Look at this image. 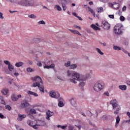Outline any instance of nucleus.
Segmentation results:
<instances>
[{
    "mask_svg": "<svg viewBox=\"0 0 130 130\" xmlns=\"http://www.w3.org/2000/svg\"><path fill=\"white\" fill-rule=\"evenodd\" d=\"M28 115L31 119H34V116H33L31 114H29Z\"/></svg>",
    "mask_w": 130,
    "mask_h": 130,
    "instance_id": "53",
    "label": "nucleus"
},
{
    "mask_svg": "<svg viewBox=\"0 0 130 130\" xmlns=\"http://www.w3.org/2000/svg\"><path fill=\"white\" fill-rule=\"evenodd\" d=\"M24 118H26V115L25 114L22 115L21 114H18V118H17V120H18V121H22V120H23Z\"/></svg>",
    "mask_w": 130,
    "mask_h": 130,
    "instance_id": "10",
    "label": "nucleus"
},
{
    "mask_svg": "<svg viewBox=\"0 0 130 130\" xmlns=\"http://www.w3.org/2000/svg\"><path fill=\"white\" fill-rule=\"evenodd\" d=\"M79 87H81V88H83V87L85 86V82H84V81H81L79 84Z\"/></svg>",
    "mask_w": 130,
    "mask_h": 130,
    "instance_id": "32",
    "label": "nucleus"
},
{
    "mask_svg": "<svg viewBox=\"0 0 130 130\" xmlns=\"http://www.w3.org/2000/svg\"><path fill=\"white\" fill-rule=\"evenodd\" d=\"M106 119H107V116L106 115H104L101 118V120H103V121L106 120Z\"/></svg>",
    "mask_w": 130,
    "mask_h": 130,
    "instance_id": "33",
    "label": "nucleus"
},
{
    "mask_svg": "<svg viewBox=\"0 0 130 130\" xmlns=\"http://www.w3.org/2000/svg\"><path fill=\"white\" fill-rule=\"evenodd\" d=\"M108 17L111 19H114V15H109Z\"/></svg>",
    "mask_w": 130,
    "mask_h": 130,
    "instance_id": "49",
    "label": "nucleus"
},
{
    "mask_svg": "<svg viewBox=\"0 0 130 130\" xmlns=\"http://www.w3.org/2000/svg\"><path fill=\"white\" fill-rule=\"evenodd\" d=\"M8 69L10 72H12V71L14 70V66L10 64L8 65Z\"/></svg>",
    "mask_w": 130,
    "mask_h": 130,
    "instance_id": "28",
    "label": "nucleus"
},
{
    "mask_svg": "<svg viewBox=\"0 0 130 130\" xmlns=\"http://www.w3.org/2000/svg\"><path fill=\"white\" fill-rule=\"evenodd\" d=\"M120 21H121V22H123V21H124L125 20V18H124V17H123V16H121L120 17Z\"/></svg>",
    "mask_w": 130,
    "mask_h": 130,
    "instance_id": "44",
    "label": "nucleus"
},
{
    "mask_svg": "<svg viewBox=\"0 0 130 130\" xmlns=\"http://www.w3.org/2000/svg\"><path fill=\"white\" fill-rule=\"evenodd\" d=\"M27 124L29 126H33L34 125V124L33 123V121H31L30 120H28L27 122Z\"/></svg>",
    "mask_w": 130,
    "mask_h": 130,
    "instance_id": "27",
    "label": "nucleus"
},
{
    "mask_svg": "<svg viewBox=\"0 0 130 130\" xmlns=\"http://www.w3.org/2000/svg\"><path fill=\"white\" fill-rule=\"evenodd\" d=\"M126 10V6H124L122 8L123 12H124V11Z\"/></svg>",
    "mask_w": 130,
    "mask_h": 130,
    "instance_id": "57",
    "label": "nucleus"
},
{
    "mask_svg": "<svg viewBox=\"0 0 130 130\" xmlns=\"http://www.w3.org/2000/svg\"><path fill=\"white\" fill-rule=\"evenodd\" d=\"M88 9L89 12H90L91 13L93 17H96V14H95V12L93 11V9H92L91 8H89V7Z\"/></svg>",
    "mask_w": 130,
    "mask_h": 130,
    "instance_id": "24",
    "label": "nucleus"
},
{
    "mask_svg": "<svg viewBox=\"0 0 130 130\" xmlns=\"http://www.w3.org/2000/svg\"><path fill=\"white\" fill-rule=\"evenodd\" d=\"M67 127H68V125H64V126H61L60 125H57V127L58 128L60 127V128H62V129H64Z\"/></svg>",
    "mask_w": 130,
    "mask_h": 130,
    "instance_id": "37",
    "label": "nucleus"
},
{
    "mask_svg": "<svg viewBox=\"0 0 130 130\" xmlns=\"http://www.w3.org/2000/svg\"><path fill=\"white\" fill-rule=\"evenodd\" d=\"M4 63H5V64H7L8 66H9L11 64L10 63V61H8V60H4Z\"/></svg>",
    "mask_w": 130,
    "mask_h": 130,
    "instance_id": "45",
    "label": "nucleus"
},
{
    "mask_svg": "<svg viewBox=\"0 0 130 130\" xmlns=\"http://www.w3.org/2000/svg\"><path fill=\"white\" fill-rule=\"evenodd\" d=\"M12 99L13 101H17L18 100V97L15 94H13L12 95Z\"/></svg>",
    "mask_w": 130,
    "mask_h": 130,
    "instance_id": "26",
    "label": "nucleus"
},
{
    "mask_svg": "<svg viewBox=\"0 0 130 130\" xmlns=\"http://www.w3.org/2000/svg\"><path fill=\"white\" fill-rule=\"evenodd\" d=\"M123 52H124V53H128L126 50L123 49L122 50Z\"/></svg>",
    "mask_w": 130,
    "mask_h": 130,
    "instance_id": "64",
    "label": "nucleus"
},
{
    "mask_svg": "<svg viewBox=\"0 0 130 130\" xmlns=\"http://www.w3.org/2000/svg\"><path fill=\"white\" fill-rule=\"evenodd\" d=\"M28 18H30V19H36L37 17L34 14H31L28 16Z\"/></svg>",
    "mask_w": 130,
    "mask_h": 130,
    "instance_id": "31",
    "label": "nucleus"
},
{
    "mask_svg": "<svg viewBox=\"0 0 130 130\" xmlns=\"http://www.w3.org/2000/svg\"><path fill=\"white\" fill-rule=\"evenodd\" d=\"M113 48L114 50H121V48L117 46H114Z\"/></svg>",
    "mask_w": 130,
    "mask_h": 130,
    "instance_id": "36",
    "label": "nucleus"
},
{
    "mask_svg": "<svg viewBox=\"0 0 130 130\" xmlns=\"http://www.w3.org/2000/svg\"><path fill=\"white\" fill-rule=\"evenodd\" d=\"M69 31H71V32L73 33V34H78V35H81V34H80V32H79L78 30L69 29Z\"/></svg>",
    "mask_w": 130,
    "mask_h": 130,
    "instance_id": "20",
    "label": "nucleus"
},
{
    "mask_svg": "<svg viewBox=\"0 0 130 130\" xmlns=\"http://www.w3.org/2000/svg\"><path fill=\"white\" fill-rule=\"evenodd\" d=\"M68 129L69 130H73V129H74V127H73V126L70 125L68 126Z\"/></svg>",
    "mask_w": 130,
    "mask_h": 130,
    "instance_id": "48",
    "label": "nucleus"
},
{
    "mask_svg": "<svg viewBox=\"0 0 130 130\" xmlns=\"http://www.w3.org/2000/svg\"><path fill=\"white\" fill-rule=\"evenodd\" d=\"M87 115L88 116H90V117H91V116L93 115V114H92L90 111H87Z\"/></svg>",
    "mask_w": 130,
    "mask_h": 130,
    "instance_id": "46",
    "label": "nucleus"
},
{
    "mask_svg": "<svg viewBox=\"0 0 130 130\" xmlns=\"http://www.w3.org/2000/svg\"><path fill=\"white\" fill-rule=\"evenodd\" d=\"M72 78L73 79H70V81L74 84H77V82L75 80H76V81H81V79H80V74L76 72H74L73 73Z\"/></svg>",
    "mask_w": 130,
    "mask_h": 130,
    "instance_id": "4",
    "label": "nucleus"
},
{
    "mask_svg": "<svg viewBox=\"0 0 130 130\" xmlns=\"http://www.w3.org/2000/svg\"><path fill=\"white\" fill-rule=\"evenodd\" d=\"M72 15H73V16H74V17H77L78 16H77V13H75V12H73L72 13Z\"/></svg>",
    "mask_w": 130,
    "mask_h": 130,
    "instance_id": "61",
    "label": "nucleus"
},
{
    "mask_svg": "<svg viewBox=\"0 0 130 130\" xmlns=\"http://www.w3.org/2000/svg\"><path fill=\"white\" fill-rule=\"evenodd\" d=\"M55 10H57V11H61V7L59 6V5H56L54 7Z\"/></svg>",
    "mask_w": 130,
    "mask_h": 130,
    "instance_id": "29",
    "label": "nucleus"
},
{
    "mask_svg": "<svg viewBox=\"0 0 130 130\" xmlns=\"http://www.w3.org/2000/svg\"><path fill=\"white\" fill-rule=\"evenodd\" d=\"M100 2H102V3H108V1L109 0H100Z\"/></svg>",
    "mask_w": 130,
    "mask_h": 130,
    "instance_id": "52",
    "label": "nucleus"
},
{
    "mask_svg": "<svg viewBox=\"0 0 130 130\" xmlns=\"http://www.w3.org/2000/svg\"><path fill=\"white\" fill-rule=\"evenodd\" d=\"M30 104L28 103V102H25L24 103H22L21 104V107L22 108H26V107H28Z\"/></svg>",
    "mask_w": 130,
    "mask_h": 130,
    "instance_id": "13",
    "label": "nucleus"
},
{
    "mask_svg": "<svg viewBox=\"0 0 130 130\" xmlns=\"http://www.w3.org/2000/svg\"><path fill=\"white\" fill-rule=\"evenodd\" d=\"M37 126H42V124L38 123V124H36V125H32V126L31 127L35 128V129H37V128H38Z\"/></svg>",
    "mask_w": 130,
    "mask_h": 130,
    "instance_id": "25",
    "label": "nucleus"
},
{
    "mask_svg": "<svg viewBox=\"0 0 130 130\" xmlns=\"http://www.w3.org/2000/svg\"><path fill=\"white\" fill-rule=\"evenodd\" d=\"M24 64V63L22 62H18L15 63V67L17 68H20V67H22Z\"/></svg>",
    "mask_w": 130,
    "mask_h": 130,
    "instance_id": "22",
    "label": "nucleus"
},
{
    "mask_svg": "<svg viewBox=\"0 0 130 130\" xmlns=\"http://www.w3.org/2000/svg\"><path fill=\"white\" fill-rule=\"evenodd\" d=\"M65 67H66L67 68H69V67L71 66V61H68L67 63H66L64 64Z\"/></svg>",
    "mask_w": 130,
    "mask_h": 130,
    "instance_id": "40",
    "label": "nucleus"
},
{
    "mask_svg": "<svg viewBox=\"0 0 130 130\" xmlns=\"http://www.w3.org/2000/svg\"><path fill=\"white\" fill-rule=\"evenodd\" d=\"M35 41H36V42L37 43H38V42H39V41H40V39H35Z\"/></svg>",
    "mask_w": 130,
    "mask_h": 130,
    "instance_id": "56",
    "label": "nucleus"
},
{
    "mask_svg": "<svg viewBox=\"0 0 130 130\" xmlns=\"http://www.w3.org/2000/svg\"><path fill=\"white\" fill-rule=\"evenodd\" d=\"M76 68H77V64H73L70 65V69H76Z\"/></svg>",
    "mask_w": 130,
    "mask_h": 130,
    "instance_id": "39",
    "label": "nucleus"
},
{
    "mask_svg": "<svg viewBox=\"0 0 130 130\" xmlns=\"http://www.w3.org/2000/svg\"><path fill=\"white\" fill-rule=\"evenodd\" d=\"M110 104H111L113 109H114V114H118L119 113V110L121 109L120 106L118 104V102L116 99L112 100L110 101Z\"/></svg>",
    "mask_w": 130,
    "mask_h": 130,
    "instance_id": "2",
    "label": "nucleus"
},
{
    "mask_svg": "<svg viewBox=\"0 0 130 130\" xmlns=\"http://www.w3.org/2000/svg\"><path fill=\"white\" fill-rule=\"evenodd\" d=\"M27 94H29V95H33L35 96V97H38V94L33 91H31L30 90H28L27 91Z\"/></svg>",
    "mask_w": 130,
    "mask_h": 130,
    "instance_id": "16",
    "label": "nucleus"
},
{
    "mask_svg": "<svg viewBox=\"0 0 130 130\" xmlns=\"http://www.w3.org/2000/svg\"><path fill=\"white\" fill-rule=\"evenodd\" d=\"M104 95H106V96H109V92H104Z\"/></svg>",
    "mask_w": 130,
    "mask_h": 130,
    "instance_id": "59",
    "label": "nucleus"
},
{
    "mask_svg": "<svg viewBox=\"0 0 130 130\" xmlns=\"http://www.w3.org/2000/svg\"><path fill=\"white\" fill-rule=\"evenodd\" d=\"M74 27L75 28H78V29H79V30H81L82 29V28H81V27L78 26V25H74Z\"/></svg>",
    "mask_w": 130,
    "mask_h": 130,
    "instance_id": "54",
    "label": "nucleus"
},
{
    "mask_svg": "<svg viewBox=\"0 0 130 130\" xmlns=\"http://www.w3.org/2000/svg\"><path fill=\"white\" fill-rule=\"evenodd\" d=\"M37 66H38V67H42V63H41V62H39L37 63Z\"/></svg>",
    "mask_w": 130,
    "mask_h": 130,
    "instance_id": "60",
    "label": "nucleus"
},
{
    "mask_svg": "<svg viewBox=\"0 0 130 130\" xmlns=\"http://www.w3.org/2000/svg\"><path fill=\"white\" fill-rule=\"evenodd\" d=\"M55 68L54 64H51L50 66L46 65L44 67V69H54Z\"/></svg>",
    "mask_w": 130,
    "mask_h": 130,
    "instance_id": "15",
    "label": "nucleus"
},
{
    "mask_svg": "<svg viewBox=\"0 0 130 130\" xmlns=\"http://www.w3.org/2000/svg\"><path fill=\"white\" fill-rule=\"evenodd\" d=\"M63 101V100L62 99V98H60L59 100H58V106L59 107H63L64 104H63V102H62Z\"/></svg>",
    "mask_w": 130,
    "mask_h": 130,
    "instance_id": "14",
    "label": "nucleus"
},
{
    "mask_svg": "<svg viewBox=\"0 0 130 130\" xmlns=\"http://www.w3.org/2000/svg\"><path fill=\"white\" fill-rule=\"evenodd\" d=\"M63 1L64 2H67V0H58V3H62Z\"/></svg>",
    "mask_w": 130,
    "mask_h": 130,
    "instance_id": "62",
    "label": "nucleus"
},
{
    "mask_svg": "<svg viewBox=\"0 0 130 130\" xmlns=\"http://www.w3.org/2000/svg\"><path fill=\"white\" fill-rule=\"evenodd\" d=\"M74 72H71V71H68L67 73H68V77H70V76H71L72 74V75H73V74H74Z\"/></svg>",
    "mask_w": 130,
    "mask_h": 130,
    "instance_id": "43",
    "label": "nucleus"
},
{
    "mask_svg": "<svg viewBox=\"0 0 130 130\" xmlns=\"http://www.w3.org/2000/svg\"><path fill=\"white\" fill-rule=\"evenodd\" d=\"M119 121H120V118H119V116H118L116 118V121L115 126L117 127L118 126V123H119Z\"/></svg>",
    "mask_w": 130,
    "mask_h": 130,
    "instance_id": "21",
    "label": "nucleus"
},
{
    "mask_svg": "<svg viewBox=\"0 0 130 130\" xmlns=\"http://www.w3.org/2000/svg\"><path fill=\"white\" fill-rule=\"evenodd\" d=\"M6 109H7V110H9V111L12 110V107L10 105H6L5 106Z\"/></svg>",
    "mask_w": 130,
    "mask_h": 130,
    "instance_id": "38",
    "label": "nucleus"
},
{
    "mask_svg": "<svg viewBox=\"0 0 130 130\" xmlns=\"http://www.w3.org/2000/svg\"><path fill=\"white\" fill-rule=\"evenodd\" d=\"M30 112L31 114H36V110L34 109H30Z\"/></svg>",
    "mask_w": 130,
    "mask_h": 130,
    "instance_id": "34",
    "label": "nucleus"
},
{
    "mask_svg": "<svg viewBox=\"0 0 130 130\" xmlns=\"http://www.w3.org/2000/svg\"><path fill=\"white\" fill-rule=\"evenodd\" d=\"M96 51H98V52H99L100 54H101V55H103V54H104V53L102 52V51H101V50L100 49L96 48Z\"/></svg>",
    "mask_w": 130,
    "mask_h": 130,
    "instance_id": "30",
    "label": "nucleus"
},
{
    "mask_svg": "<svg viewBox=\"0 0 130 130\" xmlns=\"http://www.w3.org/2000/svg\"><path fill=\"white\" fill-rule=\"evenodd\" d=\"M90 27L95 31H97V30H100V28L96 26L95 24H91Z\"/></svg>",
    "mask_w": 130,
    "mask_h": 130,
    "instance_id": "17",
    "label": "nucleus"
},
{
    "mask_svg": "<svg viewBox=\"0 0 130 130\" xmlns=\"http://www.w3.org/2000/svg\"><path fill=\"white\" fill-rule=\"evenodd\" d=\"M31 80L32 81L37 82L32 84V87H38L40 91L42 92V93H44V86L42 85L43 82H42V79H41V77L37 76L36 77H32Z\"/></svg>",
    "mask_w": 130,
    "mask_h": 130,
    "instance_id": "1",
    "label": "nucleus"
},
{
    "mask_svg": "<svg viewBox=\"0 0 130 130\" xmlns=\"http://www.w3.org/2000/svg\"><path fill=\"white\" fill-rule=\"evenodd\" d=\"M121 25L120 24H117L114 28V32L115 34L119 35L122 33V29L121 28Z\"/></svg>",
    "mask_w": 130,
    "mask_h": 130,
    "instance_id": "6",
    "label": "nucleus"
},
{
    "mask_svg": "<svg viewBox=\"0 0 130 130\" xmlns=\"http://www.w3.org/2000/svg\"><path fill=\"white\" fill-rule=\"evenodd\" d=\"M77 18L80 20V21H83V19L80 16H77Z\"/></svg>",
    "mask_w": 130,
    "mask_h": 130,
    "instance_id": "58",
    "label": "nucleus"
},
{
    "mask_svg": "<svg viewBox=\"0 0 130 130\" xmlns=\"http://www.w3.org/2000/svg\"><path fill=\"white\" fill-rule=\"evenodd\" d=\"M18 5L23 7H33L34 1H29L28 0H22L18 3Z\"/></svg>",
    "mask_w": 130,
    "mask_h": 130,
    "instance_id": "3",
    "label": "nucleus"
},
{
    "mask_svg": "<svg viewBox=\"0 0 130 130\" xmlns=\"http://www.w3.org/2000/svg\"><path fill=\"white\" fill-rule=\"evenodd\" d=\"M110 7L113 8L114 10H117V9H119V4L118 3L113 2V3L110 4Z\"/></svg>",
    "mask_w": 130,
    "mask_h": 130,
    "instance_id": "9",
    "label": "nucleus"
},
{
    "mask_svg": "<svg viewBox=\"0 0 130 130\" xmlns=\"http://www.w3.org/2000/svg\"><path fill=\"white\" fill-rule=\"evenodd\" d=\"M26 71L28 73H32V72H34V70H33L32 68H28L26 69Z\"/></svg>",
    "mask_w": 130,
    "mask_h": 130,
    "instance_id": "35",
    "label": "nucleus"
},
{
    "mask_svg": "<svg viewBox=\"0 0 130 130\" xmlns=\"http://www.w3.org/2000/svg\"><path fill=\"white\" fill-rule=\"evenodd\" d=\"M39 25H45V22L43 20H41L38 22Z\"/></svg>",
    "mask_w": 130,
    "mask_h": 130,
    "instance_id": "42",
    "label": "nucleus"
},
{
    "mask_svg": "<svg viewBox=\"0 0 130 130\" xmlns=\"http://www.w3.org/2000/svg\"><path fill=\"white\" fill-rule=\"evenodd\" d=\"M2 93L4 95H7L9 93V89L4 88L2 90Z\"/></svg>",
    "mask_w": 130,
    "mask_h": 130,
    "instance_id": "23",
    "label": "nucleus"
},
{
    "mask_svg": "<svg viewBox=\"0 0 130 130\" xmlns=\"http://www.w3.org/2000/svg\"><path fill=\"white\" fill-rule=\"evenodd\" d=\"M1 101L2 104H4V105H6V102L4 100H2Z\"/></svg>",
    "mask_w": 130,
    "mask_h": 130,
    "instance_id": "55",
    "label": "nucleus"
},
{
    "mask_svg": "<svg viewBox=\"0 0 130 130\" xmlns=\"http://www.w3.org/2000/svg\"><path fill=\"white\" fill-rule=\"evenodd\" d=\"M49 95L52 98H55L56 99H57V98H59V96H60L59 93H58V92H55L53 91H50Z\"/></svg>",
    "mask_w": 130,
    "mask_h": 130,
    "instance_id": "7",
    "label": "nucleus"
},
{
    "mask_svg": "<svg viewBox=\"0 0 130 130\" xmlns=\"http://www.w3.org/2000/svg\"><path fill=\"white\" fill-rule=\"evenodd\" d=\"M96 12L97 13H103V8L102 7H98L96 8Z\"/></svg>",
    "mask_w": 130,
    "mask_h": 130,
    "instance_id": "18",
    "label": "nucleus"
},
{
    "mask_svg": "<svg viewBox=\"0 0 130 130\" xmlns=\"http://www.w3.org/2000/svg\"><path fill=\"white\" fill-rule=\"evenodd\" d=\"M119 88L120 90H122V91H125V90H126V86L125 85H119Z\"/></svg>",
    "mask_w": 130,
    "mask_h": 130,
    "instance_id": "19",
    "label": "nucleus"
},
{
    "mask_svg": "<svg viewBox=\"0 0 130 130\" xmlns=\"http://www.w3.org/2000/svg\"><path fill=\"white\" fill-rule=\"evenodd\" d=\"M46 114H47L46 119H47L48 120H50V117H51V116L53 115V112L50 111H48L47 112Z\"/></svg>",
    "mask_w": 130,
    "mask_h": 130,
    "instance_id": "12",
    "label": "nucleus"
},
{
    "mask_svg": "<svg viewBox=\"0 0 130 130\" xmlns=\"http://www.w3.org/2000/svg\"><path fill=\"white\" fill-rule=\"evenodd\" d=\"M70 102L73 106H76V105H77V99H76V98H72L70 100Z\"/></svg>",
    "mask_w": 130,
    "mask_h": 130,
    "instance_id": "11",
    "label": "nucleus"
},
{
    "mask_svg": "<svg viewBox=\"0 0 130 130\" xmlns=\"http://www.w3.org/2000/svg\"><path fill=\"white\" fill-rule=\"evenodd\" d=\"M126 84L127 85H128V86H130V80H127L126 81Z\"/></svg>",
    "mask_w": 130,
    "mask_h": 130,
    "instance_id": "63",
    "label": "nucleus"
},
{
    "mask_svg": "<svg viewBox=\"0 0 130 130\" xmlns=\"http://www.w3.org/2000/svg\"><path fill=\"white\" fill-rule=\"evenodd\" d=\"M0 118H2V119H4V118H5V116H4L2 113H0Z\"/></svg>",
    "mask_w": 130,
    "mask_h": 130,
    "instance_id": "51",
    "label": "nucleus"
},
{
    "mask_svg": "<svg viewBox=\"0 0 130 130\" xmlns=\"http://www.w3.org/2000/svg\"><path fill=\"white\" fill-rule=\"evenodd\" d=\"M102 27L103 28V29H104L105 30H109V29H110V24H109L107 21H103L102 22Z\"/></svg>",
    "mask_w": 130,
    "mask_h": 130,
    "instance_id": "8",
    "label": "nucleus"
},
{
    "mask_svg": "<svg viewBox=\"0 0 130 130\" xmlns=\"http://www.w3.org/2000/svg\"><path fill=\"white\" fill-rule=\"evenodd\" d=\"M104 88V85L101 84L99 83H95L93 89L95 92H100Z\"/></svg>",
    "mask_w": 130,
    "mask_h": 130,
    "instance_id": "5",
    "label": "nucleus"
},
{
    "mask_svg": "<svg viewBox=\"0 0 130 130\" xmlns=\"http://www.w3.org/2000/svg\"><path fill=\"white\" fill-rule=\"evenodd\" d=\"M0 19L1 20L4 19V16H3V13L2 12H0Z\"/></svg>",
    "mask_w": 130,
    "mask_h": 130,
    "instance_id": "50",
    "label": "nucleus"
},
{
    "mask_svg": "<svg viewBox=\"0 0 130 130\" xmlns=\"http://www.w3.org/2000/svg\"><path fill=\"white\" fill-rule=\"evenodd\" d=\"M61 5L63 10L66 11L67 10V6L63 3H61Z\"/></svg>",
    "mask_w": 130,
    "mask_h": 130,
    "instance_id": "41",
    "label": "nucleus"
},
{
    "mask_svg": "<svg viewBox=\"0 0 130 130\" xmlns=\"http://www.w3.org/2000/svg\"><path fill=\"white\" fill-rule=\"evenodd\" d=\"M126 115H127V116H128V117L129 118V120H128V122H130V112H127L126 113Z\"/></svg>",
    "mask_w": 130,
    "mask_h": 130,
    "instance_id": "47",
    "label": "nucleus"
}]
</instances>
